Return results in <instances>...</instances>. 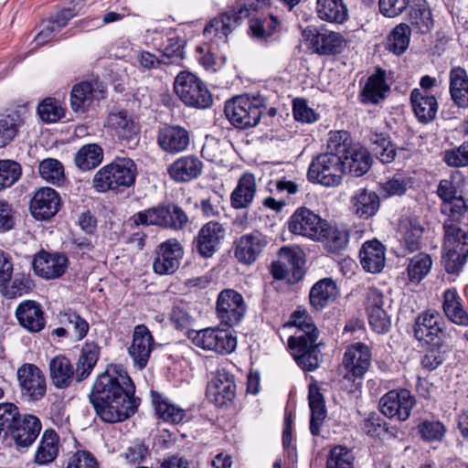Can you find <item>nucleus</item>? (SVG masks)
Segmentation results:
<instances>
[{
  "label": "nucleus",
  "mask_w": 468,
  "mask_h": 468,
  "mask_svg": "<svg viewBox=\"0 0 468 468\" xmlns=\"http://www.w3.org/2000/svg\"><path fill=\"white\" fill-rule=\"evenodd\" d=\"M278 26L277 18L270 15L268 17L252 19L250 29L254 37L263 39L271 36L276 31Z\"/></svg>",
  "instance_id": "680f3d73"
},
{
  "label": "nucleus",
  "mask_w": 468,
  "mask_h": 468,
  "mask_svg": "<svg viewBox=\"0 0 468 468\" xmlns=\"http://www.w3.org/2000/svg\"><path fill=\"white\" fill-rule=\"evenodd\" d=\"M278 259L291 270L293 282H298L303 277L304 260L300 250L283 247L279 250Z\"/></svg>",
  "instance_id": "3c124183"
},
{
  "label": "nucleus",
  "mask_w": 468,
  "mask_h": 468,
  "mask_svg": "<svg viewBox=\"0 0 468 468\" xmlns=\"http://www.w3.org/2000/svg\"><path fill=\"white\" fill-rule=\"evenodd\" d=\"M257 192L255 176L244 173L238 180L236 187L230 194V206L234 209H246L252 204Z\"/></svg>",
  "instance_id": "cd10ccee"
},
{
  "label": "nucleus",
  "mask_w": 468,
  "mask_h": 468,
  "mask_svg": "<svg viewBox=\"0 0 468 468\" xmlns=\"http://www.w3.org/2000/svg\"><path fill=\"white\" fill-rule=\"evenodd\" d=\"M157 144L167 154H178L187 149L190 134L180 125H165L158 131Z\"/></svg>",
  "instance_id": "4be33fe9"
},
{
  "label": "nucleus",
  "mask_w": 468,
  "mask_h": 468,
  "mask_svg": "<svg viewBox=\"0 0 468 468\" xmlns=\"http://www.w3.org/2000/svg\"><path fill=\"white\" fill-rule=\"evenodd\" d=\"M420 438L425 441H437L442 440L446 428L439 420H422L416 427Z\"/></svg>",
  "instance_id": "13d9d810"
},
{
  "label": "nucleus",
  "mask_w": 468,
  "mask_h": 468,
  "mask_svg": "<svg viewBox=\"0 0 468 468\" xmlns=\"http://www.w3.org/2000/svg\"><path fill=\"white\" fill-rule=\"evenodd\" d=\"M21 175L22 167L19 163L10 159L0 160V191L12 186Z\"/></svg>",
  "instance_id": "6e6d98bb"
},
{
  "label": "nucleus",
  "mask_w": 468,
  "mask_h": 468,
  "mask_svg": "<svg viewBox=\"0 0 468 468\" xmlns=\"http://www.w3.org/2000/svg\"><path fill=\"white\" fill-rule=\"evenodd\" d=\"M432 261L430 255L420 253L414 256L407 268L409 280L413 283H419L430 272Z\"/></svg>",
  "instance_id": "603ef678"
},
{
  "label": "nucleus",
  "mask_w": 468,
  "mask_h": 468,
  "mask_svg": "<svg viewBox=\"0 0 468 468\" xmlns=\"http://www.w3.org/2000/svg\"><path fill=\"white\" fill-rule=\"evenodd\" d=\"M326 468H353V456L346 447L338 445L330 451Z\"/></svg>",
  "instance_id": "338daca9"
},
{
  "label": "nucleus",
  "mask_w": 468,
  "mask_h": 468,
  "mask_svg": "<svg viewBox=\"0 0 468 468\" xmlns=\"http://www.w3.org/2000/svg\"><path fill=\"white\" fill-rule=\"evenodd\" d=\"M186 41L178 36L168 37L161 50V61L164 65L180 64L184 59Z\"/></svg>",
  "instance_id": "8fccbe9b"
},
{
  "label": "nucleus",
  "mask_w": 468,
  "mask_h": 468,
  "mask_svg": "<svg viewBox=\"0 0 468 468\" xmlns=\"http://www.w3.org/2000/svg\"><path fill=\"white\" fill-rule=\"evenodd\" d=\"M410 25L420 34L429 33L434 25L431 7L425 0H417L409 14Z\"/></svg>",
  "instance_id": "79ce46f5"
},
{
  "label": "nucleus",
  "mask_w": 468,
  "mask_h": 468,
  "mask_svg": "<svg viewBox=\"0 0 468 468\" xmlns=\"http://www.w3.org/2000/svg\"><path fill=\"white\" fill-rule=\"evenodd\" d=\"M442 160L450 167L468 166V141L463 142L457 147L445 150Z\"/></svg>",
  "instance_id": "052dcab7"
},
{
  "label": "nucleus",
  "mask_w": 468,
  "mask_h": 468,
  "mask_svg": "<svg viewBox=\"0 0 468 468\" xmlns=\"http://www.w3.org/2000/svg\"><path fill=\"white\" fill-rule=\"evenodd\" d=\"M344 174L346 170L355 176H361L366 174L371 166V156L367 149L354 146L348 154L343 157Z\"/></svg>",
  "instance_id": "58836bf2"
},
{
  "label": "nucleus",
  "mask_w": 468,
  "mask_h": 468,
  "mask_svg": "<svg viewBox=\"0 0 468 468\" xmlns=\"http://www.w3.org/2000/svg\"><path fill=\"white\" fill-rule=\"evenodd\" d=\"M359 258L366 271L380 272V241L377 239L366 241L359 251Z\"/></svg>",
  "instance_id": "a18cd8bd"
},
{
  "label": "nucleus",
  "mask_w": 468,
  "mask_h": 468,
  "mask_svg": "<svg viewBox=\"0 0 468 468\" xmlns=\"http://www.w3.org/2000/svg\"><path fill=\"white\" fill-rule=\"evenodd\" d=\"M380 101V67H376L360 92V101L364 104H378Z\"/></svg>",
  "instance_id": "4d7b16f0"
},
{
  "label": "nucleus",
  "mask_w": 468,
  "mask_h": 468,
  "mask_svg": "<svg viewBox=\"0 0 468 468\" xmlns=\"http://www.w3.org/2000/svg\"><path fill=\"white\" fill-rule=\"evenodd\" d=\"M152 399L155 412L160 419L174 424L180 423L185 419V410L163 399L158 392L152 391Z\"/></svg>",
  "instance_id": "c03bdc74"
},
{
  "label": "nucleus",
  "mask_w": 468,
  "mask_h": 468,
  "mask_svg": "<svg viewBox=\"0 0 468 468\" xmlns=\"http://www.w3.org/2000/svg\"><path fill=\"white\" fill-rule=\"evenodd\" d=\"M38 171L43 179L54 185H60L65 179L62 164L54 158L43 160L39 164Z\"/></svg>",
  "instance_id": "864d4df0"
},
{
  "label": "nucleus",
  "mask_w": 468,
  "mask_h": 468,
  "mask_svg": "<svg viewBox=\"0 0 468 468\" xmlns=\"http://www.w3.org/2000/svg\"><path fill=\"white\" fill-rule=\"evenodd\" d=\"M67 468H99V464L90 452L78 451L69 458Z\"/></svg>",
  "instance_id": "774afa93"
},
{
  "label": "nucleus",
  "mask_w": 468,
  "mask_h": 468,
  "mask_svg": "<svg viewBox=\"0 0 468 468\" xmlns=\"http://www.w3.org/2000/svg\"><path fill=\"white\" fill-rule=\"evenodd\" d=\"M414 405L415 399L409 390H390L382 397V415L399 421L406 420Z\"/></svg>",
  "instance_id": "f3484780"
},
{
  "label": "nucleus",
  "mask_w": 468,
  "mask_h": 468,
  "mask_svg": "<svg viewBox=\"0 0 468 468\" xmlns=\"http://www.w3.org/2000/svg\"><path fill=\"white\" fill-rule=\"evenodd\" d=\"M16 317L21 326L32 333L40 332L46 324L41 305L31 300L25 301L16 307Z\"/></svg>",
  "instance_id": "bb28decb"
},
{
  "label": "nucleus",
  "mask_w": 468,
  "mask_h": 468,
  "mask_svg": "<svg viewBox=\"0 0 468 468\" xmlns=\"http://www.w3.org/2000/svg\"><path fill=\"white\" fill-rule=\"evenodd\" d=\"M25 123V117L16 111L0 118V147L9 144L16 136L18 129Z\"/></svg>",
  "instance_id": "de8ad7c7"
},
{
  "label": "nucleus",
  "mask_w": 468,
  "mask_h": 468,
  "mask_svg": "<svg viewBox=\"0 0 468 468\" xmlns=\"http://www.w3.org/2000/svg\"><path fill=\"white\" fill-rule=\"evenodd\" d=\"M17 422L8 434L17 447L27 448L33 444L40 433L42 428L40 420L35 415L25 414L18 418Z\"/></svg>",
  "instance_id": "a878e982"
},
{
  "label": "nucleus",
  "mask_w": 468,
  "mask_h": 468,
  "mask_svg": "<svg viewBox=\"0 0 468 468\" xmlns=\"http://www.w3.org/2000/svg\"><path fill=\"white\" fill-rule=\"evenodd\" d=\"M103 149L98 144L82 145L75 154L74 163L80 171H90L103 161Z\"/></svg>",
  "instance_id": "a19ab883"
},
{
  "label": "nucleus",
  "mask_w": 468,
  "mask_h": 468,
  "mask_svg": "<svg viewBox=\"0 0 468 468\" xmlns=\"http://www.w3.org/2000/svg\"><path fill=\"white\" fill-rule=\"evenodd\" d=\"M32 264L37 275L47 280L56 279L66 271L68 258L63 254L42 250L34 257Z\"/></svg>",
  "instance_id": "b1692460"
},
{
  "label": "nucleus",
  "mask_w": 468,
  "mask_h": 468,
  "mask_svg": "<svg viewBox=\"0 0 468 468\" xmlns=\"http://www.w3.org/2000/svg\"><path fill=\"white\" fill-rule=\"evenodd\" d=\"M309 406L311 410L310 431L312 435L318 436L320 428L326 418V409L323 395L317 388L309 389Z\"/></svg>",
  "instance_id": "37998d69"
},
{
  "label": "nucleus",
  "mask_w": 468,
  "mask_h": 468,
  "mask_svg": "<svg viewBox=\"0 0 468 468\" xmlns=\"http://www.w3.org/2000/svg\"><path fill=\"white\" fill-rule=\"evenodd\" d=\"M266 238L259 231L245 234L235 241L234 255L244 264L253 263L267 246Z\"/></svg>",
  "instance_id": "412c9836"
},
{
  "label": "nucleus",
  "mask_w": 468,
  "mask_h": 468,
  "mask_svg": "<svg viewBox=\"0 0 468 468\" xmlns=\"http://www.w3.org/2000/svg\"><path fill=\"white\" fill-rule=\"evenodd\" d=\"M411 29L407 24L396 26L387 37L386 48L395 55H401L408 49L410 42Z\"/></svg>",
  "instance_id": "49530a36"
},
{
  "label": "nucleus",
  "mask_w": 468,
  "mask_h": 468,
  "mask_svg": "<svg viewBox=\"0 0 468 468\" xmlns=\"http://www.w3.org/2000/svg\"><path fill=\"white\" fill-rule=\"evenodd\" d=\"M350 134L346 131H335L329 133L327 141V152L344 157L354 147Z\"/></svg>",
  "instance_id": "5fc2aeb1"
},
{
  "label": "nucleus",
  "mask_w": 468,
  "mask_h": 468,
  "mask_svg": "<svg viewBox=\"0 0 468 468\" xmlns=\"http://www.w3.org/2000/svg\"><path fill=\"white\" fill-rule=\"evenodd\" d=\"M442 308L447 318L460 326H468V312L464 309L462 300L454 288L443 292Z\"/></svg>",
  "instance_id": "c9c22d12"
},
{
  "label": "nucleus",
  "mask_w": 468,
  "mask_h": 468,
  "mask_svg": "<svg viewBox=\"0 0 468 468\" xmlns=\"http://www.w3.org/2000/svg\"><path fill=\"white\" fill-rule=\"evenodd\" d=\"M239 16L234 11L225 12L213 18L204 28L206 37H217L223 42L228 41V36L239 25Z\"/></svg>",
  "instance_id": "72a5a7b5"
},
{
  "label": "nucleus",
  "mask_w": 468,
  "mask_h": 468,
  "mask_svg": "<svg viewBox=\"0 0 468 468\" xmlns=\"http://www.w3.org/2000/svg\"><path fill=\"white\" fill-rule=\"evenodd\" d=\"M134 394L135 386L126 373L115 376L106 371L97 377L89 399L101 420L113 424L128 420L137 411L141 399Z\"/></svg>",
  "instance_id": "f257e3e1"
},
{
  "label": "nucleus",
  "mask_w": 468,
  "mask_h": 468,
  "mask_svg": "<svg viewBox=\"0 0 468 468\" xmlns=\"http://www.w3.org/2000/svg\"><path fill=\"white\" fill-rule=\"evenodd\" d=\"M314 240L321 242L326 251L336 254L346 247L348 234L325 220V226L319 230V235Z\"/></svg>",
  "instance_id": "e433bc0d"
},
{
  "label": "nucleus",
  "mask_w": 468,
  "mask_h": 468,
  "mask_svg": "<svg viewBox=\"0 0 468 468\" xmlns=\"http://www.w3.org/2000/svg\"><path fill=\"white\" fill-rule=\"evenodd\" d=\"M21 416L18 407L11 402L0 403V433L5 434L18 423V418Z\"/></svg>",
  "instance_id": "0e129e2a"
},
{
  "label": "nucleus",
  "mask_w": 468,
  "mask_h": 468,
  "mask_svg": "<svg viewBox=\"0 0 468 468\" xmlns=\"http://www.w3.org/2000/svg\"><path fill=\"white\" fill-rule=\"evenodd\" d=\"M303 36L310 42L312 48L318 55L332 56L340 54L346 46L344 37L337 32H320L314 27H306Z\"/></svg>",
  "instance_id": "9d476101"
},
{
  "label": "nucleus",
  "mask_w": 468,
  "mask_h": 468,
  "mask_svg": "<svg viewBox=\"0 0 468 468\" xmlns=\"http://www.w3.org/2000/svg\"><path fill=\"white\" fill-rule=\"evenodd\" d=\"M399 231L402 235L401 246L404 250L402 256L420 249L423 228L417 218H405L401 219Z\"/></svg>",
  "instance_id": "f704fd0d"
},
{
  "label": "nucleus",
  "mask_w": 468,
  "mask_h": 468,
  "mask_svg": "<svg viewBox=\"0 0 468 468\" xmlns=\"http://www.w3.org/2000/svg\"><path fill=\"white\" fill-rule=\"evenodd\" d=\"M410 102L414 114L420 122L428 123L435 119L438 101L434 95L416 88L411 90Z\"/></svg>",
  "instance_id": "c756f323"
},
{
  "label": "nucleus",
  "mask_w": 468,
  "mask_h": 468,
  "mask_svg": "<svg viewBox=\"0 0 468 468\" xmlns=\"http://www.w3.org/2000/svg\"><path fill=\"white\" fill-rule=\"evenodd\" d=\"M153 349L154 338L149 329L144 324L135 326L128 353L139 369L146 367Z\"/></svg>",
  "instance_id": "393cba45"
},
{
  "label": "nucleus",
  "mask_w": 468,
  "mask_h": 468,
  "mask_svg": "<svg viewBox=\"0 0 468 468\" xmlns=\"http://www.w3.org/2000/svg\"><path fill=\"white\" fill-rule=\"evenodd\" d=\"M366 310L368 322L374 330L380 328V292L376 288H370L367 292Z\"/></svg>",
  "instance_id": "bf43d9fd"
},
{
  "label": "nucleus",
  "mask_w": 468,
  "mask_h": 468,
  "mask_svg": "<svg viewBox=\"0 0 468 468\" xmlns=\"http://www.w3.org/2000/svg\"><path fill=\"white\" fill-rule=\"evenodd\" d=\"M286 325L298 329L295 335L288 339V346L294 360L303 370H315L319 366V332L312 317L305 310H296L292 314Z\"/></svg>",
  "instance_id": "f03ea898"
},
{
  "label": "nucleus",
  "mask_w": 468,
  "mask_h": 468,
  "mask_svg": "<svg viewBox=\"0 0 468 468\" xmlns=\"http://www.w3.org/2000/svg\"><path fill=\"white\" fill-rule=\"evenodd\" d=\"M109 126L114 130L118 139L129 148L134 147L139 140L140 127L127 111L112 112L107 118Z\"/></svg>",
  "instance_id": "aec40b11"
},
{
  "label": "nucleus",
  "mask_w": 468,
  "mask_h": 468,
  "mask_svg": "<svg viewBox=\"0 0 468 468\" xmlns=\"http://www.w3.org/2000/svg\"><path fill=\"white\" fill-rule=\"evenodd\" d=\"M247 306L243 296L235 290L225 289L217 298L216 312L220 324L229 327L239 324L243 319Z\"/></svg>",
  "instance_id": "1a4fd4ad"
},
{
  "label": "nucleus",
  "mask_w": 468,
  "mask_h": 468,
  "mask_svg": "<svg viewBox=\"0 0 468 468\" xmlns=\"http://www.w3.org/2000/svg\"><path fill=\"white\" fill-rule=\"evenodd\" d=\"M60 321L72 326L78 340H82L90 330L89 323L76 312L69 309L60 314Z\"/></svg>",
  "instance_id": "69168bd1"
},
{
  "label": "nucleus",
  "mask_w": 468,
  "mask_h": 468,
  "mask_svg": "<svg viewBox=\"0 0 468 468\" xmlns=\"http://www.w3.org/2000/svg\"><path fill=\"white\" fill-rule=\"evenodd\" d=\"M236 396L234 376L226 369H218L207 388V397L215 405L222 407L232 402Z\"/></svg>",
  "instance_id": "a211bd4d"
},
{
  "label": "nucleus",
  "mask_w": 468,
  "mask_h": 468,
  "mask_svg": "<svg viewBox=\"0 0 468 468\" xmlns=\"http://www.w3.org/2000/svg\"><path fill=\"white\" fill-rule=\"evenodd\" d=\"M105 87L99 80H84L75 84L70 92V108L84 113L95 100L104 97Z\"/></svg>",
  "instance_id": "2eb2a0df"
},
{
  "label": "nucleus",
  "mask_w": 468,
  "mask_h": 468,
  "mask_svg": "<svg viewBox=\"0 0 468 468\" xmlns=\"http://www.w3.org/2000/svg\"><path fill=\"white\" fill-rule=\"evenodd\" d=\"M213 329V351L221 355L232 353L237 346L236 337L228 330L220 329L218 327H215Z\"/></svg>",
  "instance_id": "e2e57ef3"
},
{
  "label": "nucleus",
  "mask_w": 468,
  "mask_h": 468,
  "mask_svg": "<svg viewBox=\"0 0 468 468\" xmlns=\"http://www.w3.org/2000/svg\"><path fill=\"white\" fill-rule=\"evenodd\" d=\"M449 92L453 103L459 108H468V73L460 67L451 69L449 72Z\"/></svg>",
  "instance_id": "7c9ffc66"
},
{
  "label": "nucleus",
  "mask_w": 468,
  "mask_h": 468,
  "mask_svg": "<svg viewBox=\"0 0 468 468\" xmlns=\"http://www.w3.org/2000/svg\"><path fill=\"white\" fill-rule=\"evenodd\" d=\"M350 204L353 214L361 218H368L378 212L380 200L375 192L362 188L351 197Z\"/></svg>",
  "instance_id": "473e14b6"
},
{
  "label": "nucleus",
  "mask_w": 468,
  "mask_h": 468,
  "mask_svg": "<svg viewBox=\"0 0 468 468\" xmlns=\"http://www.w3.org/2000/svg\"><path fill=\"white\" fill-rule=\"evenodd\" d=\"M323 226H325V220L304 207L296 209L288 221L290 232L313 240L317 238Z\"/></svg>",
  "instance_id": "6ab92c4d"
},
{
  "label": "nucleus",
  "mask_w": 468,
  "mask_h": 468,
  "mask_svg": "<svg viewBox=\"0 0 468 468\" xmlns=\"http://www.w3.org/2000/svg\"><path fill=\"white\" fill-rule=\"evenodd\" d=\"M343 157L333 153H324L315 156L308 169L310 182L332 187L341 184L344 175Z\"/></svg>",
  "instance_id": "0eeeda50"
},
{
  "label": "nucleus",
  "mask_w": 468,
  "mask_h": 468,
  "mask_svg": "<svg viewBox=\"0 0 468 468\" xmlns=\"http://www.w3.org/2000/svg\"><path fill=\"white\" fill-rule=\"evenodd\" d=\"M316 12L321 20L343 24L347 20L348 10L343 0H317Z\"/></svg>",
  "instance_id": "ea45409f"
},
{
  "label": "nucleus",
  "mask_w": 468,
  "mask_h": 468,
  "mask_svg": "<svg viewBox=\"0 0 468 468\" xmlns=\"http://www.w3.org/2000/svg\"><path fill=\"white\" fill-rule=\"evenodd\" d=\"M133 226H158L165 229H182L188 218L185 211L176 205L153 207L133 214L130 218Z\"/></svg>",
  "instance_id": "39448f33"
},
{
  "label": "nucleus",
  "mask_w": 468,
  "mask_h": 468,
  "mask_svg": "<svg viewBox=\"0 0 468 468\" xmlns=\"http://www.w3.org/2000/svg\"><path fill=\"white\" fill-rule=\"evenodd\" d=\"M17 379L21 394L29 400L41 399L47 390L42 371L34 364H24L17 369Z\"/></svg>",
  "instance_id": "4468645a"
},
{
  "label": "nucleus",
  "mask_w": 468,
  "mask_h": 468,
  "mask_svg": "<svg viewBox=\"0 0 468 468\" xmlns=\"http://www.w3.org/2000/svg\"><path fill=\"white\" fill-rule=\"evenodd\" d=\"M174 90L178 98L189 107L207 109L213 102L207 85L188 71H182L176 77Z\"/></svg>",
  "instance_id": "423d86ee"
},
{
  "label": "nucleus",
  "mask_w": 468,
  "mask_h": 468,
  "mask_svg": "<svg viewBox=\"0 0 468 468\" xmlns=\"http://www.w3.org/2000/svg\"><path fill=\"white\" fill-rule=\"evenodd\" d=\"M226 236L225 226L216 220L208 221L199 229L193 245L203 258H210L219 249Z\"/></svg>",
  "instance_id": "9b49d317"
},
{
  "label": "nucleus",
  "mask_w": 468,
  "mask_h": 468,
  "mask_svg": "<svg viewBox=\"0 0 468 468\" xmlns=\"http://www.w3.org/2000/svg\"><path fill=\"white\" fill-rule=\"evenodd\" d=\"M59 206L58 194L51 187H43L31 199L30 211L36 219L48 220L57 214Z\"/></svg>",
  "instance_id": "5701e85b"
},
{
  "label": "nucleus",
  "mask_w": 468,
  "mask_h": 468,
  "mask_svg": "<svg viewBox=\"0 0 468 468\" xmlns=\"http://www.w3.org/2000/svg\"><path fill=\"white\" fill-rule=\"evenodd\" d=\"M371 354L367 346L362 343H356L350 346L344 354L343 365L347 370L345 379H353L355 389L361 386V382L356 381V378H360L367 372L370 366Z\"/></svg>",
  "instance_id": "ddd939ff"
},
{
  "label": "nucleus",
  "mask_w": 468,
  "mask_h": 468,
  "mask_svg": "<svg viewBox=\"0 0 468 468\" xmlns=\"http://www.w3.org/2000/svg\"><path fill=\"white\" fill-rule=\"evenodd\" d=\"M202 170L203 163L198 157L186 155L176 160L168 167V174L176 182H189L197 178Z\"/></svg>",
  "instance_id": "c85d7f7f"
},
{
  "label": "nucleus",
  "mask_w": 468,
  "mask_h": 468,
  "mask_svg": "<svg viewBox=\"0 0 468 468\" xmlns=\"http://www.w3.org/2000/svg\"><path fill=\"white\" fill-rule=\"evenodd\" d=\"M338 295L336 283L332 278H324L315 282L310 290L309 300L316 311L323 310Z\"/></svg>",
  "instance_id": "2f4dec72"
},
{
  "label": "nucleus",
  "mask_w": 468,
  "mask_h": 468,
  "mask_svg": "<svg viewBox=\"0 0 468 468\" xmlns=\"http://www.w3.org/2000/svg\"><path fill=\"white\" fill-rule=\"evenodd\" d=\"M59 450V436L53 429L46 430L35 453V463L45 465L52 463Z\"/></svg>",
  "instance_id": "4c0bfd02"
},
{
  "label": "nucleus",
  "mask_w": 468,
  "mask_h": 468,
  "mask_svg": "<svg viewBox=\"0 0 468 468\" xmlns=\"http://www.w3.org/2000/svg\"><path fill=\"white\" fill-rule=\"evenodd\" d=\"M224 112L234 127L246 130L259 123L262 114V105L256 99L237 96L225 103Z\"/></svg>",
  "instance_id": "6e6552de"
},
{
  "label": "nucleus",
  "mask_w": 468,
  "mask_h": 468,
  "mask_svg": "<svg viewBox=\"0 0 468 468\" xmlns=\"http://www.w3.org/2000/svg\"><path fill=\"white\" fill-rule=\"evenodd\" d=\"M155 253L153 269L160 275L176 272L184 255L183 247L176 239H170L161 243Z\"/></svg>",
  "instance_id": "dca6fc26"
},
{
  "label": "nucleus",
  "mask_w": 468,
  "mask_h": 468,
  "mask_svg": "<svg viewBox=\"0 0 468 468\" xmlns=\"http://www.w3.org/2000/svg\"><path fill=\"white\" fill-rule=\"evenodd\" d=\"M442 318L438 312L426 311L420 314L414 324L415 338L426 345L439 346L444 335Z\"/></svg>",
  "instance_id": "f8f14e48"
},
{
  "label": "nucleus",
  "mask_w": 468,
  "mask_h": 468,
  "mask_svg": "<svg viewBox=\"0 0 468 468\" xmlns=\"http://www.w3.org/2000/svg\"><path fill=\"white\" fill-rule=\"evenodd\" d=\"M444 229V250H459L468 253V234L458 226L446 221Z\"/></svg>",
  "instance_id": "09e8293b"
},
{
  "label": "nucleus",
  "mask_w": 468,
  "mask_h": 468,
  "mask_svg": "<svg viewBox=\"0 0 468 468\" xmlns=\"http://www.w3.org/2000/svg\"><path fill=\"white\" fill-rule=\"evenodd\" d=\"M136 175L137 168L133 160L128 157H116L94 174L92 188L98 193L118 192L132 186Z\"/></svg>",
  "instance_id": "20e7f679"
},
{
  "label": "nucleus",
  "mask_w": 468,
  "mask_h": 468,
  "mask_svg": "<svg viewBox=\"0 0 468 468\" xmlns=\"http://www.w3.org/2000/svg\"><path fill=\"white\" fill-rule=\"evenodd\" d=\"M100 356V346L91 342L81 348L76 368L71 361L63 355L53 357L48 364L49 376L52 384L57 388H69L73 380L80 383L92 372Z\"/></svg>",
  "instance_id": "7ed1b4c3"
}]
</instances>
